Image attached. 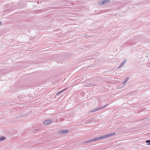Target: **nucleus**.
<instances>
[{"mask_svg": "<svg viewBox=\"0 0 150 150\" xmlns=\"http://www.w3.org/2000/svg\"><path fill=\"white\" fill-rule=\"evenodd\" d=\"M98 110H99V109H96V110H93V111H92V112H95V111H96Z\"/></svg>", "mask_w": 150, "mask_h": 150, "instance_id": "6", "label": "nucleus"}, {"mask_svg": "<svg viewBox=\"0 0 150 150\" xmlns=\"http://www.w3.org/2000/svg\"><path fill=\"white\" fill-rule=\"evenodd\" d=\"M51 121L50 120H47L44 122V124L45 125H47L50 123Z\"/></svg>", "mask_w": 150, "mask_h": 150, "instance_id": "2", "label": "nucleus"}, {"mask_svg": "<svg viewBox=\"0 0 150 150\" xmlns=\"http://www.w3.org/2000/svg\"><path fill=\"white\" fill-rule=\"evenodd\" d=\"M5 139V138L4 137H1L0 138V140H2Z\"/></svg>", "mask_w": 150, "mask_h": 150, "instance_id": "5", "label": "nucleus"}, {"mask_svg": "<svg viewBox=\"0 0 150 150\" xmlns=\"http://www.w3.org/2000/svg\"><path fill=\"white\" fill-rule=\"evenodd\" d=\"M1 22L0 21V25H1Z\"/></svg>", "mask_w": 150, "mask_h": 150, "instance_id": "8", "label": "nucleus"}, {"mask_svg": "<svg viewBox=\"0 0 150 150\" xmlns=\"http://www.w3.org/2000/svg\"><path fill=\"white\" fill-rule=\"evenodd\" d=\"M68 132V130H63L61 131V133L62 134H64V133H66L67 132Z\"/></svg>", "mask_w": 150, "mask_h": 150, "instance_id": "3", "label": "nucleus"}, {"mask_svg": "<svg viewBox=\"0 0 150 150\" xmlns=\"http://www.w3.org/2000/svg\"><path fill=\"white\" fill-rule=\"evenodd\" d=\"M104 107H102V108H100V109H101L102 108H104Z\"/></svg>", "mask_w": 150, "mask_h": 150, "instance_id": "9", "label": "nucleus"}, {"mask_svg": "<svg viewBox=\"0 0 150 150\" xmlns=\"http://www.w3.org/2000/svg\"><path fill=\"white\" fill-rule=\"evenodd\" d=\"M65 89H64L63 91H60V92H58V93L57 94H57H58V93H61V92H62V91H63Z\"/></svg>", "mask_w": 150, "mask_h": 150, "instance_id": "7", "label": "nucleus"}, {"mask_svg": "<svg viewBox=\"0 0 150 150\" xmlns=\"http://www.w3.org/2000/svg\"><path fill=\"white\" fill-rule=\"evenodd\" d=\"M115 134V133H114L110 134H107L106 135H103V136H102L100 137H97V138H95L94 139H91V141H90L89 142H92V141H96L98 140L99 139H102L107 138V137H110V136H113Z\"/></svg>", "mask_w": 150, "mask_h": 150, "instance_id": "1", "label": "nucleus"}, {"mask_svg": "<svg viewBox=\"0 0 150 150\" xmlns=\"http://www.w3.org/2000/svg\"><path fill=\"white\" fill-rule=\"evenodd\" d=\"M109 1L108 0H105V1H103L102 2V4H104L105 2H108Z\"/></svg>", "mask_w": 150, "mask_h": 150, "instance_id": "4", "label": "nucleus"}]
</instances>
